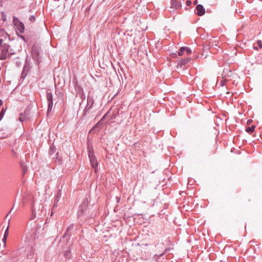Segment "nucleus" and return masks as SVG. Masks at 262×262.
I'll return each mask as SVG.
<instances>
[{
	"label": "nucleus",
	"mask_w": 262,
	"mask_h": 262,
	"mask_svg": "<svg viewBox=\"0 0 262 262\" xmlns=\"http://www.w3.org/2000/svg\"><path fill=\"white\" fill-rule=\"evenodd\" d=\"M68 233H69V232H67V231L66 230V231H65L64 233L63 234V236H62V237H63V238H65V237L67 236V235H68Z\"/></svg>",
	"instance_id": "4c0bfd02"
},
{
	"label": "nucleus",
	"mask_w": 262,
	"mask_h": 262,
	"mask_svg": "<svg viewBox=\"0 0 262 262\" xmlns=\"http://www.w3.org/2000/svg\"><path fill=\"white\" fill-rule=\"evenodd\" d=\"M26 119V118L25 116H24L22 114H20V117L19 118V120L20 122H24Z\"/></svg>",
	"instance_id": "cd10ccee"
},
{
	"label": "nucleus",
	"mask_w": 262,
	"mask_h": 262,
	"mask_svg": "<svg viewBox=\"0 0 262 262\" xmlns=\"http://www.w3.org/2000/svg\"><path fill=\"white\" fill-rule=\"evenodd\" d=\"M28 71V67L27 66V64H26L24 67L23 71H22L20 77L21 79H24L26 77L27 73L26 72V71H27V72Z\"/></svg>",
	"instance_id": "4468645a"
},
{
	"label": "nucleus",
	"mask_w": 262,
	"mask_h": 262,
	"mask_svg": "<svg viewBox=\"0 0 262 262\" xmlns=\"http://www.w3.org/2000/svg\"><path fill=\"white\" fill-rule=\"evenodd\" d=\"M13 208V207L11 209L10 211H9V212L7 214V216H8V215L9 213H10V212L12 210Z\"/></svg>",
	"instance_id": "a18cd8bd"
},
{
	"label": "nucleus",
	"mask_w": 262,
	"mask_h": 262,
	"mask_svg": "<svg viewBox=\"0 0 262 262\" xmlns=\"http://www.w3.org/2000/svg\"><path fill=\"white\" fill-rule=\"evenodd\" d=\"M190 59L189 58L184 59H183V60H182L181 61V64H185L187 63H188L190 61Z\"/></svg>",
	"instance_id": "c756f323"
},
{
	"label": "nucleus",
	"mask_w": 262,
	"mask_h": 262,
	"mask_svg": "<svg viewBox=\"0 0 262 262\" xmlns=\"http://www.w3.org/2000/svg\"><path fill=\"white\" fill-rule=\"evenodd\" d=\"M1 55L0 56L1 60H5L8 57H10L9 50L10 46L7 43H4L3 45Z\"/></svg>",
	"instance_id": "39448f33"
},
{
	"label": "nucleus",
	"mask_w": 262,
	"mask_h": 262,
	"mask_svg": "<svg viewBox=\"0 0 262 262\" xmlns=\"http://www.w3.org/2000/svg\"><path fill=\"white\" fill-rule=\"evenodd\" d=\"M252 122V120L249 119L247 121V125H250L251 124Z\"/></svg>",
	"instance_id": "e433bc0d"
},
{
	"label": "nucleus",
	"mask_w": 262,
	"mask_h": 262,
	"mask_svg": "<svg viewBox=\"0 0 262 262\" xmlns=\"http://www.w3.org/2000/svg\"><path fill=\"white\" fill-rule=\"evenodd\" d=\"M186 3L187 6H190L191 4V2L190 1H187Z\"/></svg>",
	"instance_id": "58836bf2"
},
{
	"label": "nucleus",
	"mask_w": 262,
	"mask_h": 262,
	"mask_svg": "<svg viewBox=\"0 0 262 262\" xmlns=\"http://www.w3.org/2000/svg\"><path fill=\"white\" fill-rule=\"evenodd\" d=\"M6 110L3 108L0 112V121L2 120L5 114Z\"/></svg>",
	"instance_id": "5701e85b"
},
{
	"label": "nucleus",
	"mask_w": 262,
	"mask_h": 262,
	"mask_svg": "<svg viewBox=\"0 0 262 262\" xmlns=\"http://www.w3.org/2000/svg\"><path fill=\"white\" fill-rule=\"evenodd\" d=\"M9 54H10V55H13V54H14V52H11L9 53Z\"/></svg>",
	"instance_id": "c03bdc74"
},
{
	"label": "nucleus",
	"mask_w": 262,
	"mask_h": 262,
	"mask_svg": "<svg viewBox=\"0 0 262 262\" xmlns=\"http://www.w3.org/2000/svg\"><path fill=\"white\" fill-rule=\"evenodd\" d=\"M53 107V104L48 103V110H47V115H48L50 112H51Z\"/></svg>",
	"instance_id": "b1692460"
},
{
	"label": "nucleus",
	"mask_w": 262,
	"mask_h": 262,
	"mask_svg": "<svg viewBox=\"0 0 262 262\" xmlns=\"http://www.w3.org/2000/svg\"><path fill=\"white\" fill-rule=\"evenodd\" d=\"M164 252L159 254H156L154 255V258H155L157 262H163V258H162Z\"/></svg>",
	"instance_id": "ddd939ff"
},
{
	"label": "nucleus",
	"mask_w": 262,
	"mask_h": 262,
	"mask_svg": "<svg viewBox=\"0 0 262 262\" xmlns=\"http://www.w3.org/2000/svg\"><path fill=\"white\" fill-rule=\"evenodd\" d=\"M171 2L172 7L176 9H178L181 7L180 3L177 2L176 0H172Z\"/></svg>",
	"instance_id": "dca6fc26"
},
{
	"label": "nucleus",
	"mask_w": 262,
	"mask_h": 262,
	"mask_svg": "<svg viewBox=\"0 0 262 262\" xmlns=\"http://www.w3.org/2000/svg\"><path fill=\"white\" fill-rule=\"evenodd\" d=\"M221 83H222V85H224V83L223 82V81H221Z\"/></svg>",
	"instance_id": "09e8293b"
},
{
	"label": "nucleus",
	"mask_w": 262,
	"mask_h": 262,
	"mask_svg": "<svg viewBox=\"0 0 262 262\" xmlns=\"http://www.w3.org/2000/svg\"><path fill=\"white\" fill-rule=\"evenodd\" d=\"M17 35L19 37H20L21 39H22L23 40L26 41V39H25V37L24 36L22 35H18V34H17Z\"/></svg>",
	"instance_id": "72a5a7b5"
},
{
	"label": "nucleus",
	"mask_w": 262,
	"mask_h": 262,
	"mask_svg": "<svg viewBox=\"0 0 262 262\" xmlns=\"http://www.w3.org/2000/svg\"><path fill=\"white\" fill-rule=\"evenodd\" d=\"M164 206H165V209L166 208V207L168 206V204L165 203Z\"/></svg>",
	"instance_id": "79ce46f5"
},
{
	"label": "nucleus",
	"mask_w": 262,
	"mask_h": 262,
	"mask_svg": "<svg viewBox=\"0 0 262 262\" xmlns=\"http://www.w3.org/2000/svg\"><path fill=\"white\" fill-rule=\"evenodd\" d=\"M21 165V169L22 171V175L24 176L26 173V172L28 170V167L26 166V165Z\"/></svg>",
	"instance_id": "aec40b11"
},
{
	"label": "nucleus",
	"mask_w": 262,
	"mask_h": 262,
	"mask_svg": "<svg viewBox=\"0 0 262 262\" xmlns=\"http://www.w3.org/2000/svg\"><path fill=\"white\" fill-rule=\"evenodd\" d=\"M102 123L101 122V120H99L93 127V128L91 130V131L93 130H95L96 128H99L100 126L102 125Z\"/></svg>",
	"instance_id": "6ab92c4d"
},
{
	"label": "nucleus",
	"mask_w": 262,
	"mask_h": 262,
	"mask_svg": "<svg viewBox=\"0 0 262 262\" xmlns=\"http://www.w3.org/2000/svg\"><path fill=\"white\" fill-rule=\"evenodd\" d=\"M8 237H5V236H3V238L2 239V241L4 243V247H6V242H7V239Z\"/></svg>",
	"instance_id": "473e14b6"
},
{
	"label": "nucleus",
	"mask_w": 262,
	"mask_h": 262,
	"mask_svg": "<svg viewBox=\"0 0 262 262\" xmlns=\"http://www.w3.org/2000/svg\"><path fill=\"white\" fill-rule=\"evenodd\" d=\"M4 40L3 39H0V47H3V45H4Z\"/></svg>",
	"instance_id": "c9c22d12"
},
{
	"label": "nucleus",
	"mask_w": 262,
	"mask_h": 262,
	"mask_svg": "<svg viewBox=\"0 0 262 262\" xmlns=\"http://www.w3.org/2000/svg\"><path fill=\"white\" fill-rule=\"evenodd\" d=\"M106 114H105V115L102 117V118L100 119V120H101V122H102V121L104 120V118H105V117H106Z\"/></svg>",
	"instance_id": "ea45409f"
},
{
	"label": "nucleus",
	"mask_w": 262,
	"mask_h": 262,
	"mask_svg": "<svg viewBox=\"0 0 262 262\" xmlns=\"http://www.w3.org/2000/svg\"><path fill=\"white\" fill-rule=\"evenodd\" d=\"M58 154H59L58 152H56V154L55 155V156H56L55 158L57 160V162L60 163L61 162V160L60 158H59ZM54 158H55V157H52V159H54Z\"/></svg>",
	"instance_id": "c85d7f7f"
},
{
	"label": "nucleus",
	"mask_w": 262,
	"mask_h": 262,
	"mask_svg": "<svg viewBox=\"0 0 262 262\" xmlns=\"http://www.w3.org/2000/svg\"><path fill=\"white\" fill-rule=\"evenodd\" d=\"M89 203V200L87 198H85L81 204L80 205L79 210L77 213V217L78 219V224L80 226H82L83 224L86 221V219H83V214L87 210L88 205Z\"/></svg>",
	"instance_id": "f257e3e1"
},
{
	"label": "nucleus",
	"mask_w": 262,
	"mask_h": 262,
	"mask_svg": "<svg viewBox=\"0 0 262 262\" xmlns=\"http://www.w3.org/2000/svg\"><path fill=\"white\" fill-rule=\"evenodd\" d=\"M35 216H36V212H35V211L33 207L32 206V216L30 218V220H32L33 219H34Z\"/></svg>",
	"instance_id": "393cba45"
},
{
	"label": "nucleus",
	"mask_w": 262,
	"mask_h": 262,
	"mask_svg": "<svg viewBox=\"0 0 262 262\" xmlns=\"http://www.w3.org/2000/svg\"><path fill=\"white\" fill-rule=\"evenodd\" d=\"M74 224H70L66 229L67 232H69L70 231L74 229Z\"/></svg>",
	"instance_id": "a878e982"
},
{
	"label": "nucleus",
	"mask_w": 262,
	"mask_h": 262,
	"mask_svg": "<svg viewBox=\"0 0 262 262\" xmlns=\"http://www.w3.org/2000/svg\"><path fill=\"white\" fill-rule=\"evenodd\" d=\"M93 168L94 169V171H95V172H97V170H98V165L97 164H96V165H91Z\"/></svg>",
	"instance_id": "2f4dec72"
},
{
	"label": "nucleus",
	"mask_w": 262,
	"mask_h": 262,
	"mask_svg": "<svg viewBox=\"0 0 262 262\" xmlns=\"http://www.w3.org/2000/svg\"><path fill=\"white\" fill-rule=\"evenodd\" d=\"M36 20V17L35 15H31L29 18V20L30 21V23L34 22Z\"/></svg>",
	"instance_id": "bb28decb"
},
{
	"label": "nucleus",
	"mask_w": 262,
	"mask_h": 262,
	"mask_svg": "<svg viewBox=\"0 0 262 262\" xmlns=\"http://www.w3.org/2000/svg\"><path fill=\"white\" fill-rule=\"evenodd\" d=\"M257 43L260 48H262V42L261 40H258Z\"/></svg>",
	"instance_id": "f704fd0d"
},
{
	"label": "nucleus",
	"mask_w": 262,
	"mask_h": 262,
	"mask_svg": "<svg viewBox=\"0 0 262 262\" xmlns=\"http://www.w3.org/2000/svg\"><path fill=\"white\" fill-rule=\"evenodd\" d=\"M56 148L54 144H52L50 146V149L49 150V154L50 155V156H52L56 152Z\"/></svg>",
	"instance_id": "2eb2a0df"
},
{
	"label": "nucleus",
	"mask_w": 262,
	"mask_h": 262,
	"mask_svg": "<svg viewBox=\"0 0 262 262\" xmlns=\"http://www.w3.org/2000/svg\"><path fill=\"white\" fill-rule=\"evenodd\" d=\"M3 262H10L9 260H4Z\"/></svg>",
	"instance_id": "de8ad7c7"
},
{
	"label": "nucleus",
	"mask_w": 262,
	"mask_h": 262,
	"mask_svg": "<svg viewBox=\"0 0 262 262\" xmlns=\"http://www.w3.org/2000/svg\"><path fill=\"white\" fill-rule=\"evenodd\" d=\"M8 234H9V226H8L7 228H6V229L5 230L4 236L5 237H8Z\"/></svg>",
	"instance_id": "7c9ffc66"
},
{
	"label": "nucleus",
	"mask_w": 262,
	"mask_h": 262,
	"mask_svg": "<svg viewBox=\"0 0 262 262\" xmlns=\"http://www.w3.org/2000/svg\"><path fill=\"white\" fill-rule=\"evenodd\" d=\"M197 3H198L197 1H194L193 4H194V5H196L197 4Z\"/></svg>",
	"instance_id": "49530a36"
},
{
	"label": "nucleus",
	"mask_w": 262,
	"mask_h": 262,
	"mask_svg": "<svg viewBox=\"0 0 262 262\" xmlns=\"http://www.w3.org/2000/svg\"><path fill=\"white\" fill-rule=\"evenodd\" d=\"M88 156L91 162V164H98L96 162V158L92 151V147L90 146L89 143H88Z\"/></svg>",
	"instance_id": "423d86ee"
},
{
	"label": "nucleus",
	"mask_w": 262,
	"mask_h": 262,
	"mask_svg": "<svg viewBox=\"0 0 262 262\" xmlns=\"http://www.w3.org/2000/svg\"><path fill=\"white\" fill-rule=\"evenodd\" d=\"M13 23L16 27V33L18 34L19 31L20 33H23L25 31V26L23 22L19 21L16 16L13 17Z\"/></svg>",
	"instance_id": "20e7f679"
},
{
	"label": "nucleus",
	"mask_w": 262,
	"mask_h": 262,
	"mask_svg": "<svg viewBox=\"0 0 262 262\" xmlns=\"http://www.w3.org/2000/svg\"><path fill=\"white\" fill-rule=\"evenodd\" d=\"M186 52L187 55L191 53V50L187 47H181L180 49L178 54L179 56L184 55V52Z\"/></svg>",
	"instance_id": "1a4fd4ad"
},
{
	"label": "nucleus",
	"mask_w": 262,
	"mask_h": 262,
	"mask_svg": "<svg viewBox=\"0 0 262 262\" xmlns=\"http://www.w3.org/2000/svg\"><path fill=\"white\" fill-rule=\"evenodd\" d=\"M255 126L252 125L251 127H248L246 129V131L247 133H253L255 130Z\"/></svg>",
	"instance_id": "412c9836"
},
{
	"label": "nucleus",
	"mask_w": 262,
	"mask_h": 262,
	"mask_svg": "<svg viewBox=\"0 0 262 262\" xmlns=\"http://www.w3.org/2000/svg\"><path fill=\"white\" fill-rule=\"evenodd\" d=\"M91 108L90 107V106L86 105L84 110H83V114H82L83 118L86 117L87 113H88V112L90 111V110Z\"/></svg>",
	"instance_id": "a211bd4d"
},
{
	"label": "nucleus",
	"mask_w": 262,
	"mask_h": 262,
	"mask_svg": "<svg viewBox=\"0 0 262 262\" xmlns=\"http://www.w3.org/2000/svg\"><path fill=\"white\" fill-rule=\"evenodd\" d=\"M60 195H61V193L59 191H58V192L57 193L56 197L54 198V202L55 203H57L59 200V198H60Z\"/></svg>",
	"instance_id": "4be33fe9"
},
{
	"label": "nucleus",
	"mask_w": 262,
	"mask_h": 262,
	"mask_svg": "<svg viewBox=\"0 0 262 262\" xmlns=\"http://www.w3.org/2000/svg\"><path fill=\"white\" fill-rule=\"evenodd\" d=\"M137 215H142V214H137Z\"/></svg>",
	"instance_id": "8fccbe9b"
},
{
	"label": "nucleus",
	"mask_w": 262,
	"mask_h": 262,
	"mask_svg": "<svg viewBox=\"0 0 262 262\" xmlns=\"http://www.w3.org/2000/svg\"><path fill=\"white\" fill-rule=\"evenodd\" d=\"M168 241L169 244L165 248V257L166 259H171L173 257L175 242L171 241L169 237H168Z\"/></svg>",
	"instance_id": "f03ea898"
},
{
	"label": "nucleus",
	"mask_w": 262,
	"mask_h": 262,
	"mask_svg": "<svg viewBox=\"0 0 262 262\" xmlns=\"http://www.w3.org/2000/svg\"><path fill=\"white\" fill-rule=\"evenodd\" d=\"M72 256L71 251L70 250H66L64 253V256L66 259H69Z\"/></svg>",
	"instance_id": "f3484780"
},
{
	"label": "nucleus",
	"mask_w": 262,
	"mask_h": 262,
	"mask_svg": "<svg viewBox=\"0 0 262 262\" xmlns=\"http://www.w3.org/2000/svg\"><path fill=\"white\" fill-rule=\"evenodd\" d=\"M40 47L38 45L34 44L32 47L31 54L33 59L37 64H39L41 61L40 56Z\"/></svg>",
	"instance_id": "7ed1b4c3"
},
{
	"label": "nucleus",
	"mask_w": 262,
	"mask_h": 262,
	"mask_svg": "<svg viewBox=\"0 0 262 262\" xmlns=\"http://www.w3.org/2000/svg\"><path fill=\"white\" fill-rule=\"evenodd\" d=\"M196 10L197 11V14L199 16H202L205 14V9L201 5H198L196 7Z\"/></svg>",
	"instance_id": "6e6552de"
},
{
	"label": "nucleus",
	"mask_w": 262,
	"mask_h": 262,
	"mask_svg": "<svg viewBox=\"0 0 262 262\" xmlns=\"http://www.w3.org/2000/svg\"><path fill=\"white\" fill-rule=\"evenodd\" d=\"M171 179V177H170L169 178H168V181L169 182V183H168L167 182H166L165 184H164V186H165V194H169L170 193V191L169 190V187L170 186H171L172 185L171 184V183H170V179Z\"/></svg>",
	"instance_id": "9b49d317"
},
{
	"label": "nucleus",
	"mask_w": 262,
	"mask_h": 262,
	"mask_svg": "<svg viewBox=\"0 0 262 262\" xmlns=\"http://www.w3.org/2000/svg\"><path fill=\"white\" fill-rule=\"evenodd\" d=\"M94 103V100L93 99V97L92 96L90 95V93H89L88 97H87V106H90L91 108H92L93 105Z\"/></svg>",
	"instance_id": "9d476101"
},
{
	"label": "nucleus",
	"mask_w": 262,
	"mask_h": 262,
	"mask_svg": "<svg viewBox=\"0 0 262 262\" xmlns=\"http://www.w3.org/2000/svg\"><path fill=\"white\" fill-rule=\"evenodd\" d=\"M2 257V256L0 255V258Z\"/></svg>",
	"instance_id": "3c124183"
},
{
	"label": "nucleus",
	"mask_w": 262,
	"mask_h": 262,
	"mask_svg": "<svg viewBox=\"0 0 262 262\" xmlns=\"http://www.w3.org/2000/svg\"><path fill=\"white\" fill-rule=\"evenodd\" d=\"M222 75V78L225 81H227L228 80L229 78H230L232 76V72L230 70L226 69L224 70Z\"/></svg>",
	"instance_id": "0eeeda50"
},
{
	"label": "nucleus",
	"mask_w": 262,
	"mask_h": 262,
	"mask_svg": "<svg viewBox=\"0 0 262 262\" xmlns=\"http://www.w3.org/2000/svg\"><path fill=\"white\" fill-rule=\"evenodd\" d=\"M106 114H105V115L102 117V118L100 119V120H101V122H102V121L104 120V118H105V117H106Z\"/></svg>",
	"instance_id": "a19ab883"
},
{
	"label": "nucleus",
	"mask_w": 262,
	"mask_h": 262,
	"mask_svg": "<svg viewBox=\"0 0 262 262\" xmlns=\"http://www.w3.org/2000/svg\"><path fill=\"white\" fill-rule=\"evenodd\" d=\"M2 19L3 20V21H5V20H6V16L3 17L2 18Z\"/></svg>",
	"instance_id": "37998d69"
},
{
	"label": "nucleus",
	"mask_w": 262,
	"mask_h": 262,
	"mask_svg": "<svg viewBox=\"0 0 262 262\" xmlns=\"http://www.w3.org/2000/svg\"><path fill=\"white\" fill-rule=\"evenodd\" d=\"M46 98L48 101V103H53V95L51 92H49L47 91L46 93Z\"/></svg>",
	"instance_id": "f8f14e48"
}]
</instances>
